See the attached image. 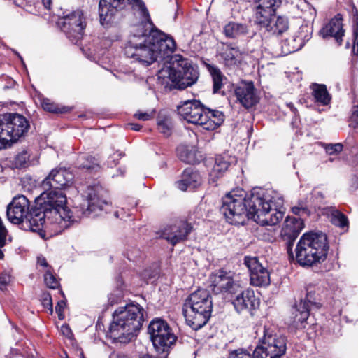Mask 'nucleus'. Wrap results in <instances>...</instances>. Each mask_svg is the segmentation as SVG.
<instances>
[{"label": "nucleus", "instance_id": "1", "mask_svg": "<svg viewBox=\"0 0 358 358\" xmlns=\"http://www.w3.org/2000/svg\"><path fill=\"white\" fill-rule=\"evenodd\" d=\"M284 200L276 194L259 191L246 198L247 219L262 226L275 225L283 218Z\"/></svg>", "mask_w": 358, "mask_h": 358}, {"label": "nucleus", "instance_id": "2", "mask_svg": "<svg viewBox=\"0 0 358 358\" xmlns=\"http://www.w3.org/2000/svg\"><path fill=\"white\" fill-rule=\"evenodd\" d=\"M143 308L138 304L129 303L119 307L113 314L110 336L121 343L132 340L143 322Z\"/></svg>", "mask_w": 358, "mask_h": 358}, {"label": "nucleus", "instance_id": "3", "mask_svg": "<svg viewBox=\"0 0 358 358\" xmlns=\"http://www.w3.org/2000/svg\"><path fill=\"white\" fill-rule=\"evenodd\" d=\"M171 60L169 65H164L157 72V78L162 85H167L171 82L174 88L184 90L197 81L198 69L189 59L175 55Z\"/></svg>", "mask_w": 358, "mask_h": 358}, {"label": "nucleus", "instance_id": "4", "mask_svg": "<svg viewBox=\"0 0 358 358\" xmlns=\"http://www.w3.org/2000/svg\"><path fill=\"white\" fill-rule=\"evenodd\" d=\"M127 5H131L141 17V22L133 27V31L148 32L153 24L148 10L142 0H99V15L102 26H108L116 14L124 10Z\"/></svg>", "mask_w": 358, "mask_h": 358}, {"label": "nucleus", "instance_id": "5", "mask_svg": "<svg viewBox=\"0 0 358 358\" xmlns=\"http://www.w3.org/2000/svg\"><path fill=\"white\" fill-rule=\"evenodd\" d=\"M329 243L325 234L317 231L305 233L297 243L296 262L303 266L323 262L327 257Z\"/></svg>", "mask_w": 358, "mask_h": 358}, {"label": "nucleus", "instance_id": "6", "mask_svg": "<svg viewBox=\"0 0 358 358\" xmlns=\"http://www.w3.org/2000/svg\"><path fill=\"white\" fill-rule=\"evenodd\" d=\"M213 301L209 292L198 289L185 299L182 313L187 325L194 330L203 327L211 316Z\"/></svg>", "mask_w": 358, "mask_h": 358}, {"label": "nucleus", "instance_id": "7", "mask_svg": "<svg viewBox=\"0 0 358 358\" xmlns=\"http://www.w3.org/2000/svg\"><path fill=\"white\" fill-rule=\"evenodd\" d=\"M178 114L187 122L199 125L203 129L213 131L224 122L222 112L205 107L200 101L187 100L178 106Z\"/></svg>", "mask_w": 358, "mask_h": 358}, {"label": "nucleus", "instance_id": "8", "mask_svg": "<svg viewBox=\"0 0 358 358\" xmlns=\"http://www.w3.org/2000/svg\"><path fill=\"white\" fill-rule=\"evenodd\" d=\"M37 205L52 217V220L59 225V232L78 221L66 207V195L57 189L44 190L37 201Z\"/></svg>", "mask_w": 358, "mask_h": 358}, {"label": "nucleus", "instance_id": "9", "mask_svg": "<svg viewBox=\"0 0 358 358\" xmlns=\"http://www.w3.org/2000/svg\"><path fill=\"white\" fill-rule=\"evenodd\" d=\"M29 128L28 120L17 113L0 115V150L16 142L27 132Z\"/></svg>", "mask_w": 358, "mask_h": 358}, {"label": "nucleus", "instance_id": "10", "mask_svg": "<svg viewBox=\"0 0 358 358\" xmlns=\"http://www.w3.org/2000/svg\"><path fill=\"white\" fill-rule=\"evenodd\" d=\"M148 32L133 31V34L124 48V55L134 62L145 66L152 64L155 61V52L149 43Z\"/></svg>", "mask_w": 358, "mask_h": 358}, {"label": "nucleus", "instance_id": "11", "mask_svg": "<svg viewBox=\"0 0 358 358\" xmlns=\"http://www.w3.org/2000/svg\"><path fill=\"white\" fill-rule=\"evenodd\" d=\"M220 212L232 224H244L247 220L245 192L242 189L231 191L222 198Z\"/></svg>", "mask_w": 358, "mask_h": 358}, {"label": "nucleus", "instance_id": "12", "mask_svg": "<svg viewBox=\"0 0 358 358\" xmlns=\"http://www.w3.org/2000/svg\"><path fill=\"white\" fill-rule=\"evenodd\" d=\"M148 333L156 351L168 355L171 347L177 340L168 322L160 318L152 320L148 325Z\"/></svg>", "mask_w": 358, "mask_h": 358}, {"label": "nucleus", "instance_id": "13", "mask_svg": "<svg viewBox=\"0 0 358 358\" xmlns=\"http://www.w3.org/2000/svg\"><path fill=\"white\" fill-rule=\"evenodd\" d=\"M287 350V338L272 330L264 328L260 345L254 350V358H280Z\"/></svg>", "mask_w": 358, "mask_h": 358}, {"label": "nucleus", "instance_id": "14", "mask_svg": "<svg viewBox=\"0 0 358 358\" xmlns=\"http://www.w3.org/2000/svg\"><path fill=\"white\" fill-rule=\"evenodd\" d=\"M101 187L98 185L88 186L84 193L83 203L75 208L76 212L79 213L76 218L83 215L85 217H95L106 210L108 206L106 201L101 198Z\"/></svg>", "mask_w": 358, "mask_h": 358}, {"label": "nucleus", "instance_id": "15", "mask_svg": "<svg viewBox=\"0 0 358 358\" xmlns=\"http://www.w3.org/2000/svg\"><path fill=\"white\" fill-rule=\"evenodd\" d=\"M210 287L216 294H230L233 296L237 292L241 291V283L236 280L234 273L219 270L210 277Z\"/></svg>", "mask_w": 358, "mask_h": 358}, {"label": "nucleus", "instance_id": "16", "mask_svg": "<svg viewBox=\"0 0 358 358\" xmlns=\"http://www.w3.org/2000/svg\"><path fill=\"white\" fill-rule=\"evenodd\" d=\"M64 24L68 38L76 44L83 38L87 24L83 10L77 9L67 15Z\"/></svg>", "mask_w": 358, "mask_h": 358}, {"label": "nucleus", "instance_id": "17", "mask_svg": "<svg viewBox=\"0 0 358 358\" xmlns=\"http://www.w3.org/2000/svg\"><path fill=\"white\" fill-rule=\"evenodd\" d=\"M148 35L147 40L152 44V48L156 50L155 51L156 60L158 57H169L175 51L176 44L173 37L152 29L148 32Z\"/></svg>", "mask_w": 358, "mask_h": 358}, {"label": "nucleus", "instance_id": "18", "mask_svg": "<svg viewBox=\"0 0 358 358\" xmlns=\"http://www.w3.org/2000/svg\"><path fill=\"white\" fill-rule=\"evenodd\" d=\"M73 179V173L64 167L52 169L41 183L45 191L50 189H62L69 186Z\"/></svg>", "mask_w": 358, "mask_h": 358}, {"label": "nucleus", "instance_id": "19", "mask_svg": "<svg viewBox=\"0 0 358 358\" xmlns=\"http://www.w3.org/2000/svg\"><path fill=\"white\" fill-rule=\"evenodd\" d=\"M245 266L250 271V282L257 287H266L270 285V273L263 266L257 257H245Z\"/></svg>", "mask_w": 358, "mask_h": 358}, {"label": "nucleus", "instance_id": "20", "mask_svg": "<svg viewBox=\"0 0 358 358\" xmlns=\"http://www.w3.org/2000/svg\"><path fill=\"white\" fill-rule=\"evenodd\" d=\"M304 227L301 218L288 216L284 222L281 230V236L286 241L287 251L289 257L294 258L292 248L294 243Z\"/></svg>", "mask_w": 358, "mask_h": 358}, {"label": "nucleus", "instance_id": "21", "mask_svg": "<svg viewBox=\"0 0 358 358\" xmlns=\"http://www.w3.org/2000/svg\"><path fill=\"white\" fill-rule=\"evenodd\" d=\"M25 219L27 227L31 231L38 233L42 238L45 237V231L43 229L47 227V222H50L52 224H57L52 220V217L37 204L29 211Z\"/></svg>", "mask_w": 358, "mask_h": 358}, {"label": "nucleus", "instance_id": "22", "mask_svg": "<svg viewBox=\"0 0 358 358\" xmlns=\"http://www.w3.org/2000/svg\"><path fill=\"white\" fill-rule=\"evenodd\" d=\"M29 201L25 196L19 195L14 197L7 206L8 220L16 224L22 222L29 213Z\"/></svg>", "mask_w": 358, "mask_h": 358}, {"label": "nucleus", "instance_id": "23", "mask_svg": "<svg viewBox=\"0 0 358 358\" xmlns=\"http://www.w3.org/2000/svg\"><path fill=\"white\" fill-rule=\"evenodd\" d=\"M234 90L237 101L247 109L259 102V98L252 81H241L234 87Z\"/></svg>", "mask_w": 358, "mask_h": 358}, {"label": "nucleus", "instance_id": "24", "mask_svg": "<svg viewBox=\"0 0 358 358\" xmlns=\"http://www.w3.org/2000/svg\"><path fill=\"white\" fill-rule=\"evenodd\" d=\"M192 230V227L187 222L180 221L173 225L164 229L162 237L172 245L186 240L187 236Z\"/></svg>", "mask_w": 358, "mask_h": 358}, {"label": "nucleus", "instance_id": "25", "mask_svg": "<svg viewBox=\"0 0 358 358\" xmlns=\"http://www.w3.org/2000/svg\"><path fill=\"white\" fill-rule=\"evenodd\" d=\"M232 303L238 313L245 310L251 311L256 308L259 302L255 296V293L250 289H243L241 285V291L237 292Z\"/></svg>", "mask_w": 358, "mask_h": 358}, {"label": "nucleus", "instance_id": "26", "mask_svg": "<svg viewBox=\"0 0 358 358\" xmlns=\"http://www.w3.org/2000/svg\"><path fill=\"white\" fill-rule=\"evenodd\" d=\"M315 293L312 291H308L306 296L304 300L301 302L294 308V322L296 324L303 323L308 318L310 311L313 307L320 308V303L315 301L314 298Z\"/></svg>", "mask_w": 358, "mask_h": 358}, {"label": "nucleus", "instance_id": "27", "mask_svg": "<svg viewBox=\"0 0 358 358\" xmlns=\"http://www.w3.org/2000/svg\"><path fill=\"white\" fill-rule=\"evenodd\" d=\"M341 20V15L340 14L336 15L320 31V34L324 38L328 36L334 37L338 45H341L342 37L345 33Z\"/></svg>", "mask_w": 358, "mask_h": 358}, {"label": "nucleus", "instance_id": "28", "mask_svg": "<svg viewBox=\"0 0 358 358\" xmlns=\"http://www.w3.org/2000/svg\"><path fill=\"white\" fill-rule=\"evenodd\" d=\"M201 181L199 173L189 167L183 171L181 180L177 182V187L182 191H186L187 189H194L201 184Z\"/></svg>", "mask_w": 358, "mask_h": 358}, {"label": "nucleus", "instance_id": "29", "mask_svg": "<svg viewBox=\"0 0 358 358\" xmlns=\"http://www.w3.org/2000/svg\"><path fill=\"white\" fill-rule=\"evenodd\" d=\"M220 56L227 66H231L238 64L241 53L238 47L233 46L231 43H224L221 48Z\"/></svg>", "mask_w": 358, "mask_h": 358}, {"label": "nucleus", "instance_id": "30", "mask_svg": "<svg viewBox=\"0 0 358 358\" xmlns=\"http://www.w3.org/2000/svg\"><path fill=\"white\" fill-rule=\"evenodd\" d=\"M231 162H229V157L227 155H217L215 159V164L209 174L210 182H215L217 180L222 176L223 173L228 169Z\"/></svg>", "mask_w": 358, "mask_h": 358}, {"label": "nucleus", "instance_id": "31", "mask_svg": "<svg viewBox=\"0 0 358 358\" xmlns=\"http://www.w3.org/2000/svg\"><path fill=\"white\" fill-rule=\"evenodd\" d=\"M179 159L187 164H196L201 160V155L192 145H180L177 148Z\"/></svg>", "mask_w": 358, "mask_h": 358}, {"label": "nucleus", "instance_id": "32", "mask_svg": "<svg viewBox=\"0 0 358 358\" xmlns=\"http://www.w3.org/2000/svg\"><path fill=\"white\" fill-rule=\"evenodd\" d=\"M289 27V20L285 16L273 15L266 28L271 34L280 36L287 32Z\"/></svg>", "mask_w": 358, "mask_h": 358}, {"label": "nucleus", "instance_id": "33", "mask_svg": "<svg viewBox=\"0 0 358 358\" xmlns=\"http://www.w3.org/2000/svg\"><path fill=\"white\" fill-rule=\"evenodd\" d=\"M224 33L228 38H236L247 35L249 29L245 24L230 22L224 26Z\"/></svg>", "mask_w": 358, "mask_h": 358}, {"label": "nucleus", "instance_id": "34", "mask_svg": "<svg viewBox=\"0 0 358 358\" xmlns=\"http://www.w3.org/2000/svg\"><path fill=\"white\" fill-rule=\"evenodd\" d=\"M275 9L262 8L257 5L255 22L266 29L274 15Z\"/></svg>", "mask_w": 358, "mask_h": 358}, {"label": "nucleus", "instance_id": "35", "mask_svg": "<svg viewBox=\"0 0 358 358\" xmlns=\"http://www.w3.org/2000/svg\"><path fill=\"white\" fill-rule=\"evenodd\" d=\"M311 88L312 94L317 102H320L324 106L330 102L331 96L327 92L326 85L314 83Z\"/></svg>", "mask_w": 358, "mask_h": 358}, {"label": "nucleus", "instance_id": "36", "mask_svg": "<svg viewBox=\"0 0 358 358\" xmlns=\"http://www.w3.org/2000/svg\"><path fill=\"white\" fill-rule=\"evenodd\" d=\"M78 164L80 168L87 170H96L99 167V160L89 155H82L78 158Z\"/></svg>", "mask_w": 358, "mask_h": 358}, {"label": "nucleus", "instance_id": "37", "mask_svg": "<svg viewBox=\"0 0 358 358\" xmlns=\"http://www.w3.org/2000/svg\"><path fill=\"white\" fill-rule=\"evenodd\" d=\"M210 72L212 76L213 86V93H217L222 87L226 77L222 73L220 70L216 67H211Z\"/></svg>", "mask_w": 358, "mask_h": 358}, {"label": "nucleus", "instance_id": "38", "mask_svg": "<svg viewBox=\"0 0 358 358\" xmlns=\"http://www.w3.org/2000/svg\"><path fill=\"white\" fill-rule=\"evenodd\" d=\"M305 43L306 42L296 34L284 42L285 45L287 46L286 52H294L301 49Z\"/></svg>", "mask_w": 358, "mask_h": 358}, {"label": "nucleus", "instance_id": "39", "mask_svg": "<svg viewBox=\"0 0 358 358\" xmlns=\"http://www.w3.org/2000/svg\"><path fill=\"white\" fill-rule=\"evenodd\" d=\"M173 124L170 117L159 115L157 118V129L165 136H169L171 134Z\"/></svg>", "mask_w": 358, "mask_h": 358}, {"label": "nucleus", "instance_id": "40", "mask_svg": "<svg viewBox=\"0 0 358 358\" xmlns=\"http://www.w3.org/2000/svg\"><path fill=\"white\" fill-rule=\"evenodd\" d=\"M331 222L335 226L344 229L348 227V220L346 215L337 210H332L331 213Z\"/></svg>", "mask_w": 358, "mask_h": 358}, {"label": "nucleus", "instance_id": "41", "mask_svg": "<svg viewBox=\"0 0 358 358\" xmlns=\"http://www.w3.org/2000/svg\"><path fill=\"white\" fill-rule=\"evenodd\" d=\"M313 27L312 25L306 23L302 24L299 30L295 33L305 42L308 41L312 36Z\"/></svg>", "mask_w": 358, "mask_h": 358}, {"label": "nucleus", "instance_id": "42", "mask_svg": "<svg viewBox=\"0 0 358 358\" xmlns=\"http://www.w3.org/2000/svg\"><path fill=\"white\" fill-rule=\"evenodd\" d=\"M41 106L44 110L50 113H59L63 111L53 102L48 99H43L41 101Z\"/></svg>", "mask_w": 358, "mask_h": 358}, {"label": "nucleus", "instance_id": "43", "mask_svg": "<svg viewBox=\"0 0 358 358\" xmlns=\"http://www.w3.org/2000/svg\"><path fill=\"white\" fill-rule=\"evenodd\" d=\"M44 281L47 287L50 289H57L59 285L58 280L50 271L45 272Z\"/></svg>", "mask_w": 358, "mask_h": 358}, {"label": "nucleus", "instance_id": "44", "mask_svg": "<svg viewBox=\"0 0 358 358\" xmlns=\"http://www.w3.org/2000/svg\"><path fill=\"white\" fill-rule=\"evenodd\" d=\"M257 6L262 8H266L270 9H275V7L279 6L280 3V0H256Z\"/></svg>", "mask_w": 358, "mask_h": 358}, {"label": "nucleus", "instance_id": "45", "mask_svg": "<svg viewBox=\"0 0 358 358\" xmlns=\"http://www.w3.org/2000/svg\"><path fill=\"white\" fill-rule=\"evenodd\" d=\"M324 148L327 153L331 155L341 152L343 150V145L341 143L327 144Z\"/></svg>", "mask_w": 358, "mask_h": 358}, {"label": "nucleus", "instance_id": "46", "mask_svg": "<svg viewBox=\"0 0 358 358\" xmlns=\"http://www.w3.org/2000/svg\"><path fill=\"white\" fill-rule=\"evenodd\" d=\"M42 304L45 308H48L50 313H53L52 301L50 294L45 292L41 296Z\"/></svg>", "mask_w": 358, "mask_h": 358}, {"label": "nucleus", "instance_id": "47", "mask_svg": "<svg viewBox=\"0 0 358 358\" xmlns=\"http://www.w3.org/2000/svg\"><path fill=\"white\" fill-rule=\"evenodd\" d=\"M229 358H254L243 349H238L230 352Z\"/></svg>", "mask_w": 358, "mask_h": 358}, {"label": "nucleus", "instance_id": "48", "mask_svg": "<svg viewBox=\"0 0 358 358\" xmlns=\"http://www.w3.org/2000/svg\"><path fill=\"white\" fill-rule=\"evenodd\" d=\"M350 126L354 128L358 127V105H354L352 108V113L350 117Z\"/></svg>", "mask_w": 358, "mask_h": 358}, {"label": "nucleus", "instance_id": "49", "mask_svg": "<svg viewBox=\"0 0 358 358\" xmlns=\"http://www.w3.org/2000/svg\"><path fill=\"white\" fill-rule=\"evenodd\" d=\"M66 306V302L63 300H61L57 302V306L55 307V311L58 315V318L60 320H64V310Z\"/></svg>", "mask_w": 358, "mask_h": 358}, {"label": "nucleus", "instance_id": "50", "mask_svg": "<svg viewBox=\"0 0 358 358\" xmlns=\"http://www.w3.org/2000/svg\"><path fill=\"white\" fill-rule=\"evenodd\" d=\"M307 210L308 209L306 206L301 203H299V205L294 206L292 208V213L300 216L306 214Z\"/></svg>", "mask_w": 358, "mask_h": 358}, {"label": "nucleus", "instance_id": "51", "mask_svg": "<svg viewBox=\"0 0 358 358\" xmlns=\"http://www.w3.org/2000/svg\"><path fill=\"white\" fill-rule=\"evenodd\" d=\"M355 48H357V52L358 54V21L356 22L353 27V52H355Z\"/></svg>", "mask_w": 358, "mask_h": 358}, {"label": "nucleus", "instance_id": "52", "mask_svg": "<svg viewBox=\"0 0 358 358\" xmlns=\"http://www.w3.org/2000/svg\"><path fill=\"white\" fill-rule=\"evenodd\" d=\"M134 116L138 120L146 121L150 120L153 117V113L138 111Z\"/></svg>", "mask_w": 358, "mask_h": 358}, {"label": "nucleus", "instance_id": "53", "mask_svg": "<svg viewBox=\"0 0 358 358\" xmlns=\"http://www.w3.org/2000/svg\"><path fill=\"white\" fill-rule=\"evenodd\" d=\"M27 159L28 155L26 152L20 153L17 155L15 158L16 164H19L20 166H23L27 162Z\"/></svg>", "mask_w": 358, "mask_h": 358}, {"label": "nucleus", "instance_id": "54", "mask_svg": "<svg viewBox=\"0 0 358 358\" xmlns=\"http://www.w3.org/2000/svg\"><path fill=\"white\" fill-rule=\"evenodd\" d=\"M10 281V277L6 274L0 275V289H3Z\"/></svg>", "mask_w": 358, "mask_h": 358}, {"label": "nucleus", "instance_id": "55", "mask_svg": "<svg viewBox=\"0 0 358 358\" xmlns=\"http://www.w3.org/2000/svg\"><path fill=\"white\" fill-rule=\"evenodd\" d=\"M61 332L67 338H71L73 336L71 329L68 324H63L61 327Z\"/></svg>", "mask_w": 358, "mask_h": 358}, {"label": "nucleus", "instance_id": "56", "mask_svg": "<svg viewBox=\"0 0 358 358\" xmlns=\"http://www.w3.org/2000/svg\"><path fill=\"white\" fill-rule=\"evenodd\" d=\"M37 263L41 266L48 267V264L45 257H38Z\"/></svg>", "mask_w": 358, "mask_h": 358}, {"label": "nucleus", "instance_id": "57", "mask_svg": "<svg viewBox=\"0 0 358 358\" xmlns=\"http://www.w3.org/2000/svg\"><path fill=\"white\" fill-rule=\"evenodd\" d=\"M128 127L134 131H140L141 126L138 124L130 123L128 124Z\"/></svg>", "mask_w": 358, "mask_h": 358}, {"label": "nucleus", "instance_id": "58", "mask_svg": "<svg viewBox=\"0 0 358 358\" xmlns=\"http://www.w3.org/2000/svg\"><path fill=\"white\" fill-rule=\"evenodd\" d=\"M161 355H162V356L159 357H154L151 355H144L142 358H166L168 356L166 354H161Z\"/></svg>", "mask_w": 358, "mask_h": 358}, {"label": "nucleus", "instance_id": "59", "mask_svg": "<svg viewBox=\"0 0 358 358\" xmlns=\"http://www.w3.org/2000/svg\"><path fill=\"white\" fill-rule=\"evenodd\" d=\"M3 253L2 250L0 249V259H3Z\"/></svg>", "mask_w": 358, "mask_h": 358}, {"label": "nucleus", "instance_id": "60", "mask_svg": "<svg viewBox=\"0 0 358 358\" xmlns=\"http://www.w3.org/2000/svg\"><path fill=\"white\" fill-rule=\"evenodd\" d=\"M289 106L291 107V109H292V110L294 108V107H293V104H292V103L289 104Z\"/></svg>", "mask_w": 358, "mask_h": 358}, {"label": "nucleus", "instance_id": "61", "mask_svg": "<svg viewBox=\"0 0 358 358\" xmlns=\"http://www.w3.org/2000/svg\"><path fill=\"white\" fill-rule=\"evenodd\" d=\"M81 356H82V358H84V356H83V353L81 354Z\"/></svg>", "mask_w": 358, "mask_h": 358}]
</instances>
